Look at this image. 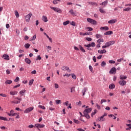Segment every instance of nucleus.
I'll return each mask as SVG.
<instances>
[{"label":"nucleus","instance_id":"nucleus-1","mask_svg":"<svg viewBox=\"0 0 131 131\" xmlns=\"http://www.w3.org/2000/svg\"><path fill=\"white\" fill-rule=\"evenodd\" d=\"M95 42H92L91 43H89L88 45H84V47H85L86 48V50H88V51H92V48H91V47H92V48L95 47Z\"/></svg>","mask_w":131,"mask_h":131},{"label":"nucleus","instance_id":"nucleus-2","mask_svg":"<svg viewBox=\"0 0 131 131\" xmlns=\"http://www.w3.org/2000/svg\"><path fill=\"white\" fill-rule=\"evenodd\" d=\"M50 9H51V10H53V11H54V12H56V13H62V10L59 8L54 7L52 6H50Z\"/></svg>","mask_w":131,"mask_h":131},{"label":"nucleus","instance_id":"nucleus-3","mask_svg":"<svg viewBox=\"0 0 131 131\" xmlns=\"http://www.w3.org/2000/svg\"><path fill=\"white\" fill-rule=\"evenodd\" d=\"M87 21L89 23H91V24H93V25H97V21L91 18H88Z\"/></svg>","mask_w":131,"mask_h":131},{"label":"nucleus","instance_id":"nucleus-4","mask_svg":"<svg viewBox=\"0 0 131 131\" xmlns=\"http://www.w3.org/2000/svg\"><path fill=\"white\" fill-rule=\"evenodd\" d=\"M31 16H32V14L30 13L25 17L26 22H29L30 18H31Z\"/></svg>","mask_w":131,"mask_h":131},{"label":"nucleus","instance_id":"nucleus-5","mask_svg":"<svg viewBox=\"0 0 131 131\" xmlns=\"http://www.w3.org/2000/svg\"><path fill=\"white\" fill-rule=\"evenodd\" d=\"M15 100H18L13 101L12 103H13L14 104H20V102L22 101V98H19V97H16Z\"/></svg>","mask_w":131,"mask_h":131},{"label":"nucleus","instance_id":"nucleus-6","mask_svg":"<svg viewBox=\"0 0 131 131\" xmlns=\"http://www.w3.org/2000/svg\"><path fill=\"white\" fill-rule=\"evenodd\" d=\"M33 109H34L33 106L29 107L24 111V113H29V112H31Z\"/></svg>","mask_w":131,"mask_h":131},{"label":"nucleus","instance_id":"nucleus-7","mask_svg":"<svg viewBox=\"0 0 131 131\" xmlns=\"http://www.w3.org/2000/svg\"><path fill=\"white\" fill-rule=\"evenodd\" d=\"M114 43H115V41L113 40L106 42L105 45L107 46V48H109L110 46H112V45H114Z\"/></svg>","mask_w":131,"mask_h":131},{"label":"nucleus","instance_id":"nucleus-8","mask_svg":"<svg viewBox=\"0 0 131 131\" xmlns=\"http://www.w3.org/2000/svg\"><path fill=\"white\" fill-rule=\"evenodd\" d=\"M116 73V68L113 67L110 71V74H115Z\"/></svg>","mask_w":131,"mask_h":131},{"label":"nucleus","instance_id":"nucleus-9","mask_svg":"<svg viewBox=\"0 0 131 131\" xmlns=\"http://www.w3.org/2000/svg\"><path fill=\"white\" fill-rule=\"evenodd\" d=\"M61 69L63 71H66L67 70L68 72H69V73L71 72V70L69 69V67H62L61 68Z\"/></svg>","mask_w":131,"mask_h":131},{"label":"nucleus","instance_id":"nucleus-10","mask_svg":"<svg viewBox=\"0 0 131 131\" xmlns=\"http://www.w3.org/2000/svg\"><path fill=\"white\" fill-rule=\"evenodd\" d=\"M35 126H36L37 128H42L45 127V124H40L37 123L35 124Z\"/></svg>","mask_w":131,"mask_h":131},{"label":"nucleus","instance_id":"nucleus-11","mask_svg":"<svg viewBox=\"0 0 131 131\" xmlns=\"http://www.w3.org/2000/svg\"><path fill=\"white\" fill-rule=\"evenodd\" d=\"M119 84H120V85H121L122 86H124V85L126 84V82L125 81V80H122L119 81Z\"/></svg>","mask_w":131,"mask_h":131},{"label":"nucleus","instance_id":"nucleus-12","mask_svg":"<svg viewBox=\"0 0 131 131\" xmlns=\"http://www.w3.org/2000/svg\"><path fill=\"white\" fill-rule=\"evenodd\" d=\"M92 110H93L92 108H86L84 111L83 113L89 114V113L92 112Z\"/></svg>","mask_w":131,"mask_h":131},{"label":"nucleus","instance_id":"nucleus-13","mask_svg":"<svg viewBox=\"0 0 131 131\" xmlns=\"http://www.w3.org/2000/svg\"><path fill=\"white\" fill-rule=\"evenodd\" d=\"M2 58H4V60H10V56L9 55L7 54H4L2 56Z\"/></svg>","mask_w":131,"mask_h":131},{"label":"nucleus","instance_id":"nucleus-14","mask_svg":"<svg viewBox=\"0 0 131 131\" xmlns=\"http://www.w3.org/2000/svg\"><path fill=\"white\" fill-rule=\"evenodd\" d=\"M25 62H26L27 64H28V65H30V64L31 63V60L28 58H26L25 59Z\"/></svg>","mask_w":131,"mask_h":131},{"label":"nucleus","instance_id":"nucleus-15","mask_svg":"<svg viewBox=\"0 0 131 131\" xmlns=\"http://www.w3.org/2000/svg\"><path fill=\"white\" fill-rule=\"evenodd\" d=\"M98 53L99 54H105V53H107V51L106 50L103 49V50H99L98 51Z\"/></svg>","mask_w":131,"mask_h":131},{"label":"nucleus","instance_id":"nucleus-16","mask_svg":"<svg viewBox=\"0 0 131 131\" xmlns=\"http://www.w3.org/2000/svg\"><path fill=\"white\" fill-rule=\"evenodd\" d=\"M11 118H10L9 120H8V118L0 116V120H4V121H8L9 120H11Z\"/></svg>","mask_w":131,"mask_h":131},{"label":"nucleus","instance_id":"nucleus-17","mask_svg":"<svg viewBox=\"0 0 131 131\" xmlns=\"http://www.w3.org/2000/svg\"><path fill=\"white\" fill-rule=\"evenodd\" d=\"M89 5H91V6H94L95 7H98V4L96 2H89Z\"/></svg>","mask_w":131,"mask_h":131},{"label":"nucleus","instance_id":"nucleus-18","mask_svg":"<svg viewBox=\"0 0 131 131\" xmlns=\"http://www.w3.org/2000/svg\"><path fill=\"white\" fill-rule=\"evenodd\" d=\"M117 21V20L116 19H111L108 21V23L109 24H114V23H116Z\"/></svg>","mask_w":131,"mask_h":131},{"label":"nucleus","instance_id":"nucleus-19","mask_svg":"<svg viewBox=\"0 0 131 131\" xmlns=\"http://www.w3.org/2000/svg\"><path fill=\"white\" fill-rule=\"evenodd\" d=\"M111 34H113L112 31H108L104 33V35H111Z\"/></svg>","mask_w":131,"mask_h":131},{"label":"nucleus","instance_id":"nucleus-20","mask_svg":"<svg viewBox=\"0 0 131 131\" xmlns=\"http://www.w3.org/2000/svg\"><path fill=\"white\" fill-rule=\"evenodd\" d=\"M100 30H109V27L105 26V27H101L100 28Z\"/></svg>","mask_w":131,"mask_h":131},{"label":"nucleus","instance_id":"nucleus-21","mask_svg":"<svg viewBox=\"0 0 131 131\" xmlns=\"http://www.w3.org/2000/svg\"><path fill=\"white\" fill-rule=\"evenodd\" d=\"M127 77L126 76L120 75V79L121 80H124V79H126Z\"/></svg>","mask_w":131,"mask_h":131},{"label":"nucleus","instance_id":"nucleus-22","mask_svg":"<svg viewBox=\"0 0 131 131\" xmlns=\"http://www.w3.org/2000/svg\"><path fill=\"white\" fill-rule=\"evenodd\" d=\"M97 120H98V121H105V119L102 116L99 117Z\"/></svg>","mask_w":131,"mask_h":131},{"label":"nucleus","instance_id":"nucleus-23","mask_svg":"<svg viewBox=\"0 0 131 131\" xmlns=\"http://www.w3.org/2000/svg\"><path fill=\"white\" fill-rule=\"evenodd\" d=\"M18 94V92L17 91H11L10 92V95L11 96H15V95H17Z\"/></svg>","mask_w":131,"mask_h":131},{"label":"nucleus","instance_id":"nucleus-24","mask_svg":"<svg viewBox=\"0 0 131 131\" xmlns=\"http://www.w3.org/2000/svg\"><path fill=\"white\" fill-rule=\"evenodd\" d=\"M83 117H85L88 119H90V118H91V116H90V115H89V114L83 113Z\"/></svg>","mask_w":131,"mask_h":131},{"label":"nucleus","instance_id":"nucleus-25","mask_svg":"<svg viewBox=\"0 0 131 131\" xmlns=\"http://www.w3.org/2000/svg\"><path fill=\"white\" fill-rule=\"evenodd\" d=\"M79 49L80 50V51H81V52H82V53H85V50H84V49H83V47H82V46H81V45H79Z\"/></svg>","mask_w":131,"mask_h":131},{"label":"nucleus","instance_id":"nucleus-26","mask_svg":"<svg viewBox=\"0 0 131 131\" xmlns=\"http://www.w3.org/2000/svg\"><path fill=\"white\" fill-rule=\"evenodd\" d=\"M100 6H107V5H108V1H104L102 3H100Z\"/></svg>","mask_w":131,"mask_h":131},{"label":"nucleus","instance_id":"nucleus-27","mask_svg":"<svg viewBox=\"0 0 131 131\" xmlns=\"http://www.w3.org/2000/svg\"><path fill=\"white\" fill-rule=\"evenodd\" d=\"M13 82V81L11 80H7L5 83V84H11V83H12Z\"/></svg>","mask_w":131,"mask_h":131},{"label":"nucleus","instance_id":"nucleus-28","mask_svg":"<svg viewBox=\"0 0 131 131\" xmlns=\"http://www.w3.org/2000/svg\"><path fill=\"white\" fill-rule=\"evenodd\" d=\"M42 21H44L45 23L48 22V17L46 16H43L42 17Z\"/></svg>","mask_w":131,"mask_h":131},{"label":"nucleus","instance_id":"nucleus-29","mask_svg":"<svg viewBox=\"0 0 131 131\" xmlns=\"http://www.w3.org/2000/svg\"><path fill=\"white\" fill-rule=\"evenodd\" d=\"M86 91H88V88H84L82 91V95L84 96V95H85V93L86 92Z\"/></svg>","mask_w":131,"mask_h":131},{"label":"nucleus","instance_id":"nucleus-30","mask_svg":"<svg viewBox=\"0 0 131 131\" xmlns=\"http://www.w3.org/2000/svg\"><path fill=\"white\" fill-rule=\"evenodd\" d=\"M113 89H115V85L114 84H111L109 85L110 90H113Z\"/></svg>","mask_w":131,"mask_h":131},{"label":"nucleus","instance_id":"nucleus-31","mask_svg":"<svg viewBox=\"0 0 131 131\" xmlns=\"http://www.w3.org/2000/svg\"><path fill=\"white\" fill-rule=\"evenodd\" d=\"M60 2H61V0H54L53 1V4L54 5H58V3Z\"/></svg>","mask_w":131,"mask_h":131},{"label":"nucleus","instance_id":"nucleus-32","mask_svg":"<svg viewBox=\"0 0 131 131\" xmlns=\"http://www.w3.org/2000/svg\"><path fill=\"white\" fill-rule=\"evenodd\" d=\"M7 114H8V116H11V117H12V116H16V115H18V114L16 113H14L13 114H10L9 113H7Z\"/></svg>","mask_w":131,"mask_h":131},{"label":"nucleus","instance_id":"nucleus-33","mask_svg":"<svg viewBox=\"0 0 131 131\" xmlns=\"http://www.w3.org/2000/svg\"><path fill=\"white\" fill-rule=\"evenodd\" d=\"M69 13H70V14H71V15H73V16H76L75 15V12L74 11H73V9H71L69 11Z\"/></svg>","mask_w":131,"mask_h":131},{"label":"nucleus","instance_id":"nucleus-34","mask_svg":"<svg viewBox=\"0 0 131 131\" xmlns=\"http://www.w3.org/2000/svg\"><path fill=\"white\" fill-rule=\"evenodd\" d=\"M69 23H70V21L67 20L63 23V25H64V26H66V25H68V24H69Z\"/></svg>","mask_w":131,"mask_h":131},{"label":"nucleus","instance_id":"nucleus-35","mask_svg":"<svg viewBox=\"0 0 131 131\" xmlns=\"http://www.w3.org/2000/svg\"><path fill=\"white\" fill-rule=\"evenodd\" d=\"M15 15L16 16V18H19V17L20 16V15L19 14V12H18V11H17V10H16L15 11Z\"/></svg>","mask_w":131,"mask_h":131},{"label":"nucleus","instance_id":"nucleus-36","mask_svg":"<svg viewBox=\"0 0 131 131\" xmlns=\"http://www.w3.org/2000/svg\"><path fill=\"white\" fill-rule=\"evenodd\" d=\"M96 38H102L103 37V36L101 34H97L96 35Z\"/></svg>","mask_w":131,"mask_h":131},{"label":"nucleus","instance_id":"nucleus-37","mask_svg":"<svg viewBox=\"0 0 131 131\" xmlns=\"http://www.w3.org/2000/svg\"><path fill=\"white\" fill-rule=\"evenodd\" d=\"M34 81V80L33 79H32L29 82V85H32L33 84V82Z\"/></svg>","mask_w":131,"mask_h":131},{"label":"nucleus","instance_id":"nucleus-38","mask_svg":"<svg viewBox=\"0 0 131 131\" xmlns=\"http://www.w3.org/2000/svg\"><path fill=\"white\" fill-rule=\"evenodd\" d=\"M97 112H98V110H95L94 112H92V113L91 114L92 117H93V116H94V115H95Z\"/></svg>","mask_w":131,"mask_h":131},{"label":"nucleus","instance_id":"nucleus-39","mask_svg":"<svg viewBox=\"0 0 131 131\" xmlns=\"http://www.w3.org/2000/svg\"><path fill=\"white\" fill-rule=\"evenodd\" d=\"M35 60L36 61H40V60H41V57H40V55H38Z\"/></svg>","mask_w":131,"mask_h":131},{"label":"nucleus","instance_id":"nucleus-40","mask_svg":"<svg viewBox=\"0 0 131 131\" xmlns=\"http://www.w3.org/2000/svg\"><path fill=\"white\" fill-rule=\"evenodd\" d=\"M131 10V8H129V7H127V8H126L125 9H123V11H126V12H128V11H130Z\"/></svg>","mask_w":131,"mask_h":131},{"label":"nucleus","instance_id":"nucleus-41","mask_svg":"<svg viewBox=\"0 0 131 131\" xmlns=\"http://www.w3.org/2000/svg\"><path fill=\"white\" fill-rule=\"evenodd\" d=\"M26 92V90H24L19 91V94L20 95H23V94H25Z\"/></svg>","mask_w":131,"mask_h":131},{"label":"nucleus","instance_id":"nucleus-42","mask_svg":"<svg viewBox=\"0 0 131 131\" xmlns=\"http://www.w3.org/2000/svg\"><path fill=\"white\" fill-rule=\"evenodd\" d=\"M99 12H100V13H102V14H105V13L104 10L103 9V8H100Z\"/></svg>","mask_w":131,"mask_h":131},{"label":"nucleus","instance_id":"nucleus-43","mask_svg":"<svg viewBox=\"0 0 131 131\" xmlns=\"http://www.w3.org/2000/svg\"><path fill=\"white\" fill-rule=\"evenodd\" d=\"M101 67H105L106 66V62L105 61H102L101 63Z\"/></svg>","mask_w":131,"mask_h":131},{"label":"nucleus","instance_id":"nucleus-44","mask_svg":"<svg viewBox=\"0 0 131 131\" xmlns=\"http://www.w3.org/2000/svg\"><path fill=\"white\" fill-rule=\"evenodd\" d=\"M29 47H30V44L29 43H26L25 45V48H26V49H29Z\"/></svg>","mask_w":131,"mask_h":131},{"label":"nucleus","instance_id":"nucleus-45","mask_svg":"<svg viewBox=\"0 0 131 131\" xmlns=\"http://www.w3.org/2000/svg\"><path fill=\"white\" fill-rule=\"evenodd\" d=\"M55 103L59 105L61 104V100H55Z\"/></svg>","mask_w":131,"mask_h":131},{"label":"nucleus","instance_id":"nucleus-46","mask_svg":"<svg viewBox=\"0 0 131 131\" xmlns=\"http://www.w3.org/2000/svg\"><path fill=\"white\" fill-rule=\"evenodd\" d=\"M74 122H75V123H77V124H79V123H80V122L79 121L75 119H74Z\"/></svg>","mask_w":131,"mask_h":131},{"label":"nucleus","instance_id":"nucleus-47","mask_svg":"<svg viewBox=\"0 0 131 131\" xmlns=\"http://www.w3.org/2000/svg\"><path fill=\"white\" fill-rule=\"evenodd\" d=\"M35 39H36V35H34L33 36L32 38L30 40V41H32V40H35Z\"/></svg>","mask_w":131,"mask_h":131},{"label":"nucleus","instance_id":"nucleus-48","mask_svg":"<svg viewBox=\"0 0 131 131\" xmlns=\"http://www.w3.org/2000/svg\"><path fill=\"white\" fill-rule=\"evenodd\" d=\"M75 92V87H72L71 88V93H73Z\"/></svg>","mask_w":131,"mask_h":131},{"label":"nucleus","instance_id":"nucleus-49","mask_svg":"<svg viewBox=\"0 0 131 131\" xmlns=\"http://www.w3.org/2000/svg\"><path fill=\"white\" fill-rule=\"evenodd\" d=\"M38 107L42 109L43 110H46V107L42 105H38Z\"/></svg>","mask_w":131,"mask_h":131},{"label":"nucleus","instance_id":"nucleus-50","mask_svg":"<svg viewBox=\"0 0 131 131\" xmlns=\"http://www.w3.org/2000/svg\"><path fill=\"white\" fill-rule=\"evenodd\" d=\"M19 80H20V78H19V77H17L14 79L15 82H18V81H19Z\"/></svg>","mask_w":131,"mask_h":131},{"label":"nucleus","instance_id":"nucleus-51","mask_svg":"<svg viewBox=\"0 0 131 131\" xmlns=\"http://www.w3.org/2000/svg\"><path fill=\"white\" fill-rule=\"evenodd\" d=\"M106 102H107V100H106L105 99H102L101 100L100 104L102 105L103 103H106Z\"/></svg>","mask_w":131,"mask_h":131},{"label":"nucleus","instance_id":"nucleus-52","mask_svg":"<svg viewBox=\"0 0 131 131\" xmlns=\"http://www.w3.org/2000/svg\"><path fill=\"white\" fill-rule=\"evenodd\" d=\"M71 75H72V78H73V79H76V75H75V74H71Z\"/></svg>","mask_w":131,"mask_h":131},{"label":"nucleus","instance_id":"nucleus-53","mask_svg":"<svg viewBox=\"0 0 131 131\" xmlns=\"http://www.w3.org/2000/svg\"><path fill=\"white\" fill-rule=\"evenodd\" d=\"M89 68V70H90V71H91L92 73H93L94 71L93 70V67H92L91 65H90Z\"/></svg>","mask_w":131,"mask_h":131},{"label":"nucleus","instance_id":"nucleus-54","mask_svg":"<svg viewBox=\"0 0 131 131\" xmlns=\"http://www.w3.org/2000/svg\"><path fill=\"white\" fill-rule=\"evenodd\" d=\"M108 62L110 64H115V61L114 60H109Z\"/></svg>","mask_w":131,"mask_h":131},{"label":"nucleus","instance_id":"nucleus-55","mask_svg":"<svg viewBox=\"0 0 131 131\" xmlns=\"http://www.w3.org/2000/svg\"><path fill=\"white\" fill-rule=\"evenodd\" d=\"M96 107H97V109H101V106H100L98 103H96Z\"/></svg>","mask_w":131,"mask_h":131},{"label":"nucleus","instance_id":"nucleus-56","mask_svg":"<svg viewBox=\"0 0 131 131\" xmlns=\"http://www.w3.org/2000/svg\"><path fill=\"white\" fill-rule=\"evenodd\" d=\"M0 96H1L2 97H3V98L7 97V95L3 94V93H1Z\"/></svg>","mask_w":131,"mask_h":131},{"label":"nucleus","instance_id":"nucleus-57","mask_svg":"<svg viewBox=\"0 0 131 131\" xmlns=\"http://www.w3.org/2000/svg\"><path fill=\"white\" fill-rule=\"evenodd\" d=\"M71 25H72V26H75L76 24H75V22L72 21L70 23Z\"/></svg>","mask_w":131,"mask_h":131},{"label":"nucleus","instance_id":"nucleus-58","mask_svg":"<svg viewBox=\"0 0 131 131\" xmlns=\"http://www.w3.org/2000/svg\"><path fill=\"white\" fill-rule=\"evenodd\" d=\"M76 104L77 105V106H80V105H81V101H79V102H76Z\"/></svg>","mask_w":131,"mask_h":131},{"label":"nucleus","instance_id":"nucleus-59","mask_svg":"<svg viewBox=\"0 0 131 131\" xmlns=\"http://www.w3.org/2000/svg\"><path fill=\"white\" fill-rule=\"evenodd\" d=\"M86 29H88V31H93V28L91 27H87Z\"/></svg>","mask_w":131,"mask_h":131},{"label":"nucleus","instance_id":"nucleus-60","mask_svg":"<svg viewBox=\"0 0 131 131\" xmlns=\"http://www.w3.org/2000/svg\"><path fill=\"white\" fill-rule=\"evenodd\" d=\"M63 105H66V106H68L69 105V101H66L63 103Z\"/></svg>","mask_w":131,"mask_h":131},{"label":"nucleus","instance_id":"nucleus-61","mask_svg":"<svg viewBox=\"0 0 131 131\" xmlns=\"http://www.w3.org/2000/svg\"><path fill=\"white\" fill-rule=\"evenodd\" d=\"M54 86H55V89H59V85L57 83L54 84Z\"/></svg>","mask_w":131,"mask_h":131},{"label":"nucleus","instance_id":"nucleus-62","mask_svg":"<svg viewBox=\"0 0 131 131\" xmlns=\"http://www.w3.org/2000/svg\"><path fill=\"white\" fill-rule=\"evenodd\" d=\"M86 39L88 40V41H92V38L91 37H87Z\"/></svg>","mask_w":131,"mask_h":131},{"label":"nucleus","instance_id":"nucleus-63","mask_svg":"<svg viewBox=\"0 0 131 131\" xmlns=\"http://www.w3.org/2000/svg\"><path fill=\"white\" fill-rule=\"evenodd\" d=\"M28 127L29 128H33V127H34V126L32 124H31L28 126Z\"/></svg>","mask_w":131,"mask_h":131},{"label":"nucleus","instance_id":"nucleus-64","mask_svg":"<svg viewBox=\"0 0 131 131\" xmlns=\"http://www.w3.org/2000/svg\"><path fill=\"white\" fill-rule=\"evenodd\" d=\"M121 61H123V58H121L120 59H117V62H121Z\"/></svg>","mask_w":131,"mask_h":131}]
</instances>
